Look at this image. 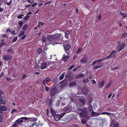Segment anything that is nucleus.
<instances>
[{
	"label": "nucleus",
	"mask_w": 127,
	"mask_h": 127,
	"mask_svg": "<svg viewBox=\"0 0 127 127\" xmlns=\"http://www.w3.org/2000/svg\"><path fill=\"white\" fill-rule=\"evenodd\" d=\"M80 110L83 111L80 113V117H84L86 119H83L81 118V122L83 124H85L87 121L90 118L89 116L88 115V112L87 109L86 107H83Z\"/></svg>",
	"instance_id": "obj_1"
},
{
	"label": "nucleus",
	"mask_w": 127,
	"mask_h": 127,
	"mask_svg": "<svg viewBox=\"0 0 127 127\" xmlns=\"http://www.w3.org/2000/svg\"><path fill=\"white\" fill-rule=\"evenodd\" d=\"M54 40H58V41H61L62 39V37L60 33H56L54 35Z\"/></svg>",
	"instance_id": "obj_2"
},
{
	"label": "nucleus",
	"mask_w": 127,
	"mask_h": 127,
	"mask_svg": "<svg viewBox=\"0 0 127 127\" xmlns=\"http://www.w3.org/2000/svg\"><path fill=\"white\" fill-rule=\"evenodd\" d=\"M116 51H113L109 55L107 56L106 57L104 58L103 59L106 60L109 58H112L113 57L114 58L116 56Z\"/></svg>",
	"instance_id": "obj_3"
},
{
	"label": "nucleus",
	"mask_w": 127,
	"mask_h": 127,
	"mask_svg": "<svg viewBox=\"0 0 127 127\" xmlns=\"http://www.w3.org/2000/svg\"><path fill=\"white\" fill-rule=\"evenodd\" d=\"M118 45L117 48V49L118 51H120L122 50L125 46V44L124 43H120V42H118Z\"/></svg>",
	"instance_id": "obj_4"
},
{
	"label": "nucleus",
	"mask_w": 127,
	"mask_h": 127,
	"mask_svg": "<svg viewBox=\"0 0 127 127\" xmlns=\"http://www.w3.org/2000/svg\"><path fill=\"white\" fill-rule=\"evenodd\" d=\"M25 32L22 31L20 32V33L18 35V37L22 39H24L26 37L25 34Z\"/></svg>",
	"instance_id": "obj_5"
},
{
	"label": "nucleus",
	"mask_w": 127,
	"mask_h": 127,
	"mask_svg": "<svg viewBox=\"0 0 127 127\" xmlns=\"http://www.w3.org/2000/svg\"><path fill=\"white\" fill-rule=\"evenodd\" d=\"M57 92V90L56 88H53L50 91V95L51 96H54L56 94Z\"/></svg>",
	"instance_id": "obj_6"
},
{
	"label": "nucleus",
	"mask_w": 127,
	"mask_h": 127,
	"mask_svg": "<svg viewBox=\"0 0 127 127\" xmlns=\"http://www.w3.org/2000/svg\"><path fill=\"white\" fill-rule=\"evenodd\" d=\"M12 57L10 55H5L2 57V59L6 61L11 60L12 58Z\"/></svg>",
	"instance_id": "obj_7"
},
{
	"label": "nucleus",
	"mask_w": 127,
	"mask_h": 127,
	"mask_svg": "<svg viewBox=\"0 0 127 127\" xmlns=\"http://www.w3.org/2000/svg\"><path fill=\"white\" fill-rule=\"evenodd\" d=\"M27 119L26 117H22L21 119H18L16 121V122L18 124H22V123L23 122V120L22 119H23L25 120H27Z\"/></svg>",
	"instance_id": "obj_8"
},
{
	"label": "nucleus",
	"mask_w": 127,
	"mask_h": 127,
	"mask_svg": "<svg viewBox=\"0 0 127 127\" xmlns=\"http://www.w3.org/2000/svg\"><path fill=\"white\" fill-rule=\"evenodd\" d=\"M47 40L49 41L54 40V35H47Z\"/></svg>",
	"instance_id": "obj_9"
},
{
	"label": "nucleus",
	"mask_w": 127,
	"mask_h": 127,
	"mask_svg": "<svg viewBox=\"0 0 127 127\" xmlns=\"http://www.w3.org/2000/svg\"><path fill=\"white\" fill-rule=\"evenodd\" d=\"M82 91L84 94H87L88 92V88L86 86L84 87L82 90Z\"/></svg>",
	"instance_id": "obj_10"
},
{
	"label": "nucleus",
	"mask_w": 127,
	"mask_h": 127,
	"mask_svg": "<svg viewBox=\"0 0 127 127\" xmlns=\"http://www.w3.org/2000/svg\"><path fill=\"white\" fill-rule=\"evenodd\" d=\"M51 81V79L49 78H46L44 79L43 81V84L44 86H45V84Z\"/></svg>",
	"instance_id": "obj_11"
},
{
	"label": "nucleus",
	"mask_w": 127,
	"mask_h": 127,
	"mask_svg": "<svg viewBox=\"0 0 127 127\" xmlns=\"http://www.w3.org/2000/svg\"><path fill=\"white\" fill-rule=\"evenodd\" d=\"M101 115L98 113H96L95 112H92L91 113V115L92 117H95Z\"/></svg>",
	"instance_id": "obj_12"
},
{
	"label": "nucleus",
	"mask_w": 127,
	"mask_h": 127,
	"mask_svg": "<svg viewBox=\"0 0 127 127\" xmlns=\"http://www.w3.org/2000/svg\"><path fill=\"white\" fill-rule=\"evenodd\" d=\"M47 66V64L46 63H42L40 66V68L41 69H43L46 68Z\"/></svg>",
	"instance_id": "obj_13"
},
{
	"label": "nucleus",
	"mask_w": 127,
	"mask_h": 127,
	"mask_svg": "<svg viewBox=\"0 0 127 127\" xmlns=\"http://www.w3.org/2000/svg\"><path fill=\"white\" fill-rule=\"evenodd\" d=\"M71 47L70 44H67L65 45L64 47L65 50L67 53V51H68L70 49Z\"/></svg>",
	"instance_id": "obj_14"
},
{
	"label": "nucleus",
	"mask_w": 127,
	"mask_h": 127,
	"mask_svg": "<svg viewBox=\"0 0 127 127\" xmlns=\"http://www.w3.org/2000/svg\"><path fill=\"white\" fill-rule=\"evenodd\" d=\"M104 82H105L104 80H103L100 82L98 84V87L100 88H101L103 87L104 85Z\"/></svg>",
	"instance_id": "obj_15"
},
{
	"label": "nucleus",
	"mask_w": 127,
	"mask_h": 127,
	"mask_svg": "<svg viewBox=\"0 0 127 127\" xmlns=\"http://www.w3.org/2000/svg\"><path fill=\"white\" fill-rule=\"evenodd\" d=\"M80 101L83 104H84L85 103V98L84 97H81V98L79 99Z\"/></svg>",
	"instance_id": "obj_16"
},
{
	"label": "nucleus",
	"mask_w": 127,
	"mask_h": 127,
	"mask_svg": "<svg viewBox=\"0 0 127 127\" xmlns=\"http://www.w3.org/2000/svg\"><path fill=\"white\" fill-rule=\"evenodd\" d=\"M102 66V64H100V65L99 66H98L97 65H95L93 67V70H95L101 67Z\"/></svg>",
	"instance_id": "obj_17"
},
{
	"label": "nucleus",
	"mask_w": 127,
	"mask_h": 127,
	"mask_svg": "<svg viewBox=\"0 0 127 127\" xmlns=\"http://www.w3.org/2000/svg\"><path fill=\"white\" fill-rule=\"evenodd\" d=\"M64 56L62 57V60L64 62L66 61L69 57V56H65L64 54Z\"/></svg>",
	"instance_id": "obj_18"
},
{
	"label": "nucleus",
	"mask_w": 127,
	"mask_h": 127,
	"mask_svg": "<svg viewBox=\"0 0 127 127\" xmlns=\"http://www.w3.org/2000/svg\"><path fill=\"white\" fill-rule=\"evenodd\" d=\"M55 120L56 121H58L60 119V115L59 114H57L55 115L54 116Z\"/></svg>",
	"instance_id": "obj_19"
},
{
	"label": "nucleus",
	"mask_w": 127,
	"mask_h": 127,
	"mask_svg": "<svg viewBox=\"0 0 127 127\" xmlns=\"http://www.w3.org/2000/svg\"><path fill=\"white\" fill-rule=\"evenodd\" d=\"M76 84V82L75 81H72L69 83V86L70 87H72L75 86Z\"/></svg>",
	"instance_id": "obj_20"
},
{
	"label": "nucleus",
	"mask_w": 127,
	"mask_h": 127,
	"mask_svg": "<svg viewBox=\"0 0 127 127\" xmlns=\"http://www.w3.org/2000/svg\"><path fill=\"white\" fill-rule=\"evenodd\" d=\"M46 102L47 103L50 105L52 103V100L51 99L48 98L46 100Z\"/></svg>",
	"instance_id": "obj_21"
},
{
	"label": "nucleus",
	"mask_w": 127,
	"mask_h": 127,
	"mask_svg": "<svg viewBox=\"0 0 127 127\" xmlns=\"http://www.w3.org/2000/svg\"><path fill=\"white\" fill-rule=\"evenodd\" d=\"M1 108L2 110L5 111L7 110V109L6 107L4 105H3L1 107L0 105V108Z\"/></svg>",
	"instance_id": "obj_22"
},
{
	"label": "nucleus",
	"mask_w": 127,
	"mask_h": 127,
	"mask_svg": "<svg viewBox=\"0 0 127 127\" xmlns=\"http://www.w3.org/2000/svg\"><path fill=\"white\" fill-rule=\"evenodd\" d=\"M112 83V81H109V83L107 84V85L106 86V88L107 89L109 88L111 85Z\"/></svg>",
	"instance_id": "obj_23"
},
{
	"label": "nucleus",
	"mask_w": 127,
	"mask_h": 127,
	"mask_svg": "<svg viewBox=\"0 0 127 127\" xmlns=\"http://www.w3.org/2000/svg\"><path fill=\"white\" fill-rule=\"evenodd\" d=\"M87 61V58L86 57H84L82 59L81 61V62H82V63H85Z\"/></svg>",
	"instance_id": "obj_24"
},
{
	"label": "nucleus",
	"mask_w": 127,
	"mask_h": 127,
	"mask_svg": "<svg viewBox=\"0 0 127 127\" xmlns=\"http://www.w3.org/2000/svg\"><path fill=\"white\" fill-rule=\"evenodd\" d=\"M84 75L83 74H80L76 76L77 78H79L81 77H83L84 76Z\"/></svg>",
	"instance_id": "obj_25"
},
{
	"label": "nucleus",
	"mask_w": 127,
	"mask_h": 127,
	"mask_svg": "<svg viewBox=\"0 0 127 127\" xmlns=\"http://www.w3.org/2000/svg\"><path fill=\"white\" fill-rule=\"evenodd\" d=\"M88 108V110L89 111H93L94 110L92 106L91 105L89 106Z\"/></svg>",
	"instance_id": "obj_26"
},
{
	"label": "nucleus",
	"mask_w": 127,
	"mask_h": 127,
	"mask_svg": "<svg viewBox=\"0 0 127 127\" xmlns=\"http://www.w3.org/2000/svg\"><path fill=\"white\" fill-rule=\"evenodd\" d=\"M92 101V98L91 97H90L88 98V102L87 103V104L88 105H90Z\"/></svg>",
	"instance_id": "obj_27"
},
{
	"label": "nucleus",
	"mask_w": 127,
	"mask_h": 127,
	"mask_svg": "<svg viewBox=\"0 0 127 127\" xmlns=\"http://www.w3.org/2000/svg\"><path fill=\"white\" fill-rule=\"evenodd\" d=\"M46 37L45 36H43L42 37V40L43 42L46 43Z\"/></svg>",
	"instance_id": "obj_28"
},
{
	"label": "nucleus",
	"mask_w": 127,
	"mask_h": 127,
	"mask_svg": "<svg viewBox=\"0 0 127 127\" xmlns=\"http://www.w3.org/2000/svg\"><path fill=\"white\" fill-rule=\"evenodd\" d=\"M120 15L124 17V19L127 16V15L125 13H123L121 12H120Z\"/></svg>",
	"instance_id": "obj_29"
},
{
	"label": "nucleus",
	"mask_w": 127,
	"mask_h": 127,
	"mask_svg": "<svg viewBox=\"0 0 127 127\" xmlns=\"http://www.w3.org/2000/svg\"><path fill=\"white\" fill-rule=\"evenodd\" d=\"M12 0H6V3L7 5H9L11 3Z\"/></svg>",
	"instance_id": "obj_30"
},
{
	"label": "nucleus",
	"mask_w": 127,
	"mask_h": 127,
	"mask_svg": "<svg viewBox=\"0 0 127 127\" xmlns=\"http://www.w3.org/2000/svg\"><path fill=\"white\" fill-rule=\"evenodd\" d=\"M51 112L52 114V115L53 116H54L55 115L56 112L54 111L52 109H51Z\"/></svg>",
	"instance_id": "obj_31"
},
{
	"label": "nucleus",
	"mask_w": 127,
	"mask_h": 127,
	"mask_svg": "<svg viewBox=\"0 0 127 127\" xmlns=\"http://www.w3.org/2000/svg\"><path fill=\"white\" fill-rule=\"evenodd\" d=\"M100 114H101L102 115L106 114L107 115H111L112 113L109 112H102V113Z\"/></svg>",
	"instance_id": "obj_32"
},
{
	"label": "nucleus",
	"mask_w": 127,
	"mask_h": 127,
	"mask_svg": "<svg viewBox=\"0 0 127 127\" xmlns=\"http://www.w3.org/2000/svg\"><path fill=\"white\" fill-rule=\"evenodd\" d=\"M27 24H25L23 26L22 29L23 30H25L27 29Z\"/></svg>",
	"instance_id": "obj_33"
},
{
	"label": "nucleus",
	"mask_w": 127,
	"mask_h": 127,
	"mask_svg": "<svg viewBox=\"0 0 127 127\" xmlns=\"http://www.w3.org/2000/svg\"><path fill=\"white\" fill-rule=\"evenodd\" d=\"M0 103L1 104H5V102L3 100L0 99Z\"/></svg>",
	"instance_id": "obj_34"
},
{
	"label": "nucleus",
	"mask_w": 127,
	"mask_h": 127,
	"mask_svg": "<svg viewBox=\"0 0 127 127\" xmlns=\"http://www.w3.org/2000/svg\"><path fill=\"white\" fill-rule=\"evenodd\" d=\"M65 37L67 39H70L71 37L70 34H67L65 35Z\"/></svg>",
	"instance_id": "obj_35"
},
{
	"label": "nucleus",
	"mask_w": 127,
	"mask_h": 127,
	"mask_svg": "<svg viewBox=\"0 0 127 127\" xmlns=\"http://www.w3.org/2000/svg\"><path fill=\"white\" fill-rule=\"evenodd\" d=\"M82 48L81 47H79L78 49L77 54H78L79 53H80V52L82 51Z\"/></svg>",
	"instance_id": "obj_36"
},
{
	"label": "nucleus",
	"mask_w": 127,
	"mask_h": 127,
	"mask_svg": "<svg viewBox=\"0 0 127 127\" xmlns=\"http://www.w3.org/2000/svg\"><path fill=\"white\" fill-rule=\"evenodd\" d=\"M103 59H101L98 62H97V65L98 66H99L100 65V64L102 63V66L103 65V64L101 62L103 60Z\"/></svg>",
	"instance_id": "obj_37"
},
{
	"label": "nucleus",
	"mask_w": 127,
	"mask_h": 127,
	"mask_svg": "<svg viewBox=\"0 0 127 127\" xmlns=\"http://www.w3.org/2000/svg\"><path fill=\"white\" fill-rule=\"evenodd\" d=\"M44 23L41 22H38V27H40V26H43L44 24Z\"/></svg>",
	"instance_id": "obj_38"
},
{
	"label": "nucleus",
	"mask_w": 127,
	"mask_h": 127,
	"mask_svg": "<svg viewBox=\"0 0 127 127\" xmlns=\"http://www.w3.org/2000/svg\"><path fill=\"white\" fill-rule=\"evenodd\" d=\"M64 73H62L61 76H60V80H62L63 79L64 76Z\"/></svg>",
	"instance_id": "obj_39"
},
{
	"label": "nucleus",
	"mask_w": 127,
	"mask_h": 127,
	"mask_svg": "<svg viewBox=\"0 0 127 127\" xmlns=\"http://www.w3.org/2000/svg\"><path fill=\"white\" fill-rule=\"evenodd\" d=\"M3 116L1 115H0V122H2L3 121Z\"/></svg>",
	"instance_id": "obj_40"
},
{
	"label": "nucleus",
	"mask_w": 127,
	"mask_h": 127,
	"mask_svg": "<svg viewBox=\"0 0 127 127\" xmlns=\"http://www.w3.org/2000/svg\"><path fill=\"white\" fill-rule=\"evenodd\" d=\"M7 51L8 52H11V54H13L14 53V52L12 49H10L7 50Z\"/></svg>",
	"instance_id": "obj_41"
},
{
	"label": "nucleus",
	"mask_w": 127,
	"mask_h": 127,
	"mask_svg": "<svg viewBox=\"0 0 127 127\" xmlns=\"http://www.w3.org/2000/svg\"><path fill=\"white\" fill-rule=\"evenodd\" d=\"M65 114V113H62L60 115V118H62Z\"/></svg>",
	"instance_id": "obj_42"
},
{
	"label": "nucleus",
	"mask_w": 127,
	"mask_h": 127,
	"mask_svg": "<svg viewBox=\"0 0 127 127\" xmlns=\"http://www.w3.org/2000/svg\"><path fill=\"white\" fill-rule=\"evenodd\" d=\"M30 17L29 15H26V16L24 18V19L25 21L27 20Z\"/></svg>",
	"instance_id": "obj_43"
},
{
	"label": "nucleus",
	"mask_w": 127,
	"mask_h": 127,
	"mask_svg": "<svg viewBox=\"0 0 127 127\" xmlns=\"http://www.w3.org/2000/svg\"><path fill=\"white\" fill-rule=\"evenodd\" d=\"M89 80L87 78H84L83 79V81L84 82H88L89 81Z\"/></svg>",
	"instance_id": "obj_44"
},
{
	"label": "nucleus",
	"mask_w": 127,
	"mask_h": 127,
	"mask_svg": "<svg viewBox=\"0 0 127 127\" xmlns=\"http://www.w3.org/2000/svg\"><path fill=\"white\" fill-rule=\"evenodd\" d=\"M98 61V60H96L95 61L92 63V65L93 66Z\"/></svg>",
	"instance_id": "obj_45"
},
{
	"label": "nucleus",
	"mask_w": 127,
	"mask_h": 127,
	"mask_svg": "<svg viewBox=\"0 0 127 127\" xmlns=\"http://www.w3.org/2000/svg\"><path fill=\"white\" fill-rule=\"evenodd\" d=\"M119 126V124L117 123H115L113 125V127H118Z\"/></svg>",
	"instance_id": "obj_46"
},
{
	"label": "nucleus",
	"mask_w": 127,
	"mask_h": 127,
	"mask_svg": "<svg viewBox=\"0 0 127 127\" xmlns=\"http://www.w3.org/2000/svg\"><path fill=\"white\" fill-rule=\"evenodd\" d=\"M42 52V49L41 48H39L38 50V54L41 53Z\"/></svg>",
	"instance_id": "obj_47"
},
{
	"label": "nucleus",
	"mask_w": 127,
	"mask_h": 127,
	"mask_svg": "<svg viewBox=\"0 0 127 127\" xmlns=\"http://www.w3.org/2000/svg\"><path fill=\"white\" fill-rule=\"evenodd\" d=\"M11 33L12 35H15L16 34V33L15 32V31H14L13 30L12 31H11L10 32Z\"/></svg>",
	"instance_id": "obj_48"
},
{
	"label": "nucleus",
	"mask_w": 127,
	"mask_h": 127,
	"mask_svg": "<svg viewBox=\"0 0 127 127\" xmlns=\"http://www.w3.org/2000/svg\"><path fill=\"white\" fill-rule=\"evenodd\" d=\"M75 66V64L72 65L70 67L68 68V70H70L71 69Z\"/></svg>",
	"instance_id": "obj_49"
},
{
	"label": "nucleus",
	"mask_w": 127,
	"mask_h": 127,
	"mask_svg": "<svg viewBox=\"0 0 127 127\" xmlns=\"http://www.w3.org/2000/svg\"><path fill=\"white\" fill-rule=\"evenodd\" d=\"M127 35V33H124L122 34V36L124 38Z\"/></svg>",
	"instance_id": "obj_50"
},
{
	"label": "nucleus",
	"mask_w": 127,
	"mask_h": 127,
	"mask_svg": "<svg viewBox=\"0 0 127 127\" xmlns=\"http://www.w3.org/2000/svg\"><path fill=\"white\" fill-rule=\"evenodd\" d=\"M14 112H17V111L15 109H13L11 111V114H13Z\"/></svg>",
	"instance_id": "obj_51"
},
{
	"label": "nucleus",
	"mask_w": 127,
	"mask_h": 127,
	"mask_svg": "<svg viewBox=\"0 0 127 127\" xmlns=\"http://www.w3.org/2000/svg\"><path fill=\"white\" fill-rule=\"evenodd\" d=\"M17 39V37L16 36L13 39H12V42H14L16 41Z\"/></svg>",
	"instance_id": "obj_52"
},
{
	"label": "nucleus",
	"mask_w": 127,
	"mask_h": 127,
	"mask_svg": "<svg viewBox=\"0 0 127 127\" xmlns=\"http://www.w3.org/2000/svg\"><path fill=\"white\" fill-rule=\"evenodd\" d=\"M23 15H20L17 16V18L19 19H21L23 18Z\"/></svg>",
	"instance_id": "obj_53"
},
{
	"label": "nucleus",
	"mask_w": 127,
	"mask_h": 127,
	"mask_svg": "<svg viewBox=\"0 0 127 127\" xmlns=\"http://www.w3.org/2000/svg\"><path fill=\"white\" fill-rule=\"evenodd\" d=\"M23 22L22 21H20L19 23V25L20 26V27L23 24Z\"/></svg>",
	"instance_id": "obj_54"
},
{
	"label": "nucleus",
	"mask_w": 127,
	"mask_h": 127,
	"mask_svg": "<svg viewBox=\"0 0 127 127\" xmlns=\"http://www.w3.org/2000/svg\"><path fill=\"white\" fill-rule=\"evenodd\" d=\"M26 76V75L25 74H24L22 77L21 79H24Z\"/></svg>",
	"instance_id": "obj_55"
},
{
	"label": "nucleus",
	"mask_w": 127,
	"mask_h": 127,
	"mask_svg": "<svg viewBox=\"0 0 127 127\" xmlns=\"http://www.w3.org/2000/svg\"><path fill=\"white\" fill-rule=\"evenodd\" d=\"M64 110L65 112H66L67 111L69 110V108L68 107L67 108H64Z\"/></svg>",
	"instance_id": "obj_56"
},
{
	"label": "nucleus",
	"mask_w": 127,
	"mask_h": 127,
	"mask_svg": "<svg viewBox=\"0 0 127 127\" xmlns=\"http://www.w3.org/2000/svg\"><path fill=\"white\" fill-rule=\"evenodd\" d=\"M45 86V89L46 91L48 92L49 90V88L47 87L45 85V86Z\"/></svg>",
	"instance_id": "obj_57"
},
{
	"label": "nucleus",
	"mask_w": 127,
	"mask_h": 127,
	"mask_svg": "<svg viewBox=\"0 0 127 127\" xmlns=\"http://www.w3.org/2000/svg\"><path fill=\"white\" fill-rule=\"evenodd\" d=\"M29 2L32 3L33 2L34 0H27Z\"/></svg>",
	"instance_id": "obj_58"
},
{
	"label": "nucleus",
	"mask_w": 127,
	"mask_h": 127,
	"mask_svg": "<svg viewBox=\"0 0 127 127\" xmlns=\"http://www.w3.org/2000/svg\"><path fill=\"white\" fill-rule=\"evenodd\" d=\"M37 4V3L36 2L34 3L32 5V7H34Z\"/></svg>",
	"instance_id": "obj_59"
},
{
	"label": "nucleus",
	"mask_w": 127,
	"mask_h": 127,
	"mask_svg": "<svg viewBox=\"0 0 127 127\" xmlns=\"http://www.w3.org/2000/svg\"><path fill=\"white\" fill-rule=\"evenodd\" d=\"M92 84H94L96 83V82L95 80L94 79L92 80Z\"/></svg>",
	"instance_id": "obj_60"
},
{
	"label": "nucleus",
	"mask_w": 127,
	"mask_h": 127,
	"mask_svg": "<svg viewBox=\"0 0 127 127\" xmlns=\"http://www.w3.org/2000/svg\"><path fill=\"white\" fill-rule=\"evenodd\" d=\"M4 75V73H3V72H2L1 73L0 75V77L1 78Z\"/></svg>",
	"instance_id": "obj_61"
},
{
	"label": "nucleus",
	"mask_w": 127,
	"mask_h": 127,
	"mask_svg": "<svg viewBox=\"0 0 127 127\" xmlns=\"http://www.w3.org/2000/svg\"><path fill=\"white\" fill-rule=\"evenodd\" d=\"M112 93H111L108 96V97L109 98H110L111 96L112 95Z\"/></svg>",
	"instance_id": "obj_62"
},
{
	"label": "nucleus",
	"mask_w": 127,
	"mask_h": 127,
	"mask_svg": "<svg viewBox=\"0 0 127 127\" xmlns=\"http://www.w3.org/2000/svg\"><path fill=\"white\" fill-rule=\"evenodd\" d=\"M17 126V124L16 123H14L13 125L12 126L13 127H16Z\"/></svg>",
	"instance_id": "obj_63"
},
{
	"label": "nucleus",
	"mask_w": 127,
	"mask_h": 127,
	"mask_svg": "<svg viewBox=\"0 0 127 127\" xmlns=\"http://www.w3.org/2000/svg\"><path fill=\"white\" fill-rule=\"evenodd\" d=\"M5 44V42H3L2 43H1L0 44V46H1L2 45H4V44Z\"/></svg>",
	"instance_id": "obj_64"
}]
</instances>
